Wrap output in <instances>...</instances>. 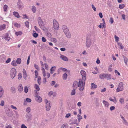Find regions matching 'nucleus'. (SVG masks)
<instances>
[{"label":"nucleus","mask_w":128,"mask_h":128,"mask_svg":"<svg viewBox=\"0 0 128 128\" xmlns=\"http://www.w3.org/2000/svg\"><path fill=\"white\" fill-rule=\"evenodd\" d=\"M113 98H112L111 97H110L109 100L111 102H113L115 104H116L117 102V100L115 96L113 97Z\"/></svg>","instance_id":"17"},{"label":"nucleus","mask_w":128,"mask_h":128,"mask_svg":"<svg viewBox=\"0 0 128 128\" xmlns=\"http://www.w3.org/2000/svg\"><path fill=\"white\" fill-rule=\"evenodd\" d=\"M32 116L30 114L28 113L26 114L25 117L27 119V120H29L32 119Z\"/></svg>","instance_id":"16"},{"label":"nucleus","mask_w":128,"mask_h":128,"mask_svg":"<svg viewBox=\"0 0 128 128\" xmlns=\"http://www.w3.org/2000/svg\"><path fill=\"white\" fill-rule=\"evenodd\" d=\"M4 101L3 100H2L0 104V105L2 106H4Z\"/></svg>","instance_id":"62"},{"label":"nucleus","mask_w":128,"mask_h":128,"mask_svg":"<svg viewBox=\"0 0 128 128\" xmlns=\"http://www.w3.org/2000/svg\"><path fill=\"white\" fill-rule=\"evenodd\" d=\"M62 70L64 72H66L67 71V70L65 68H61Z\"/></svg>","instance_id":"59"},{"label":"nucleus","mask_w":128,"mask_h":128,"mask_svg":"<svg viewBox=\"0 0 128 128\" xmlns=\"http://www.w3.org/2000/svg\"><path fill=\"white\" fill-rule=\"evenodd\" d=\"M29 22H25V25L27 28H28L29 27Z\"/></svg>","instance_id":"54"},{"label":"nucleus","mask_w":128,"mask_h":128,"mask_svg":"<svg viewBox=\"0 0 128 128\" xmlns=\"http://www.w3.org/2000/svg\"><path fill=\"white\" fill-rule=\"evenodd\" d=\"M68 127V124H62L61 126V128H67Z\"/></svg>","instance_id":"48"},{"label":"nucleus","mask_w":128,"mask_h":128,"mask_svg":"<svg viewBox=\"0 0 128 128\" xmlns=\"http://www.w3.org/2000/svg\"><path fill=\"white\" fill-rule=\"evenodd\" d=\"M91 44V40L90 39L87 38L86 42V47L88 48H89Z\"/></svg>","instance_id":"7"},{"label":"nucleus","mask_w":128,"mask_h":128,"mask_svg":"<svg viewBox=\"0 0 128 128\" xmlns=\"http://www.w3.org/2000/svg\"><path fill=\"white\" fill-rule=\"evenodd\" d=\"M4 38L8 41H9L10 39V37L9 36L8 34L7 33H6L4 36Z\"/></svg>","instance_id":"14"},{"label":"nucleus","mask_w":128,"mask_h":128,"mask_svg":"<svg viewBox=\"0 0 128 128\" xmlns=\"http://www.w3.org/2000/svg\"><path fill=\"white\" fill-rule=\"evenodd\" d=\"M97 85L94 83H92L91 84V88L92 89H95L97 88Z\"/></svg>","instance_id":"24"},{"label":"nucleus","mask_w":128,"mask_h":128,"mask_svg":"<svg viewBox=\"0 0 128 128\" xmlns=\"http://www.w3.org/2000/svg\"><path fill=\"white\" fill-rule=\"evenodd\" d=\"M6 113L7 115L10 116H12L13 115L12 112L10 111L9 109L6 111Z\"/></svg>","instance_id":"15"},{"label":"nucleus","mask_w":128,"mask_h":128,"mask_svg":"<svg viewBox=\"0 0 128 128\" xmlns=\"http://www.w3.org/2000/svg\"><path fill=\"white\" fill-rule=\"evenodd\" d=\"M71 116V114L70 113H68L66 114L65 116V118H68L70 117Z\"/></svg>","instance_id":"49"},{"label":"nucleus","mask_w":128,"mask_h":128,"mask_svg":"<svg viewBox=\"0 0 128 128\" xmlns=\"http://www.w3.org/2000/svg\"><path fill=\"white\" fill-rule=\"evenodd\" d=\"M46 36L50 38L52 36L50 32H47L46 34Z\"/></svg>","instance_id":"50"},{"label":"nucleus","mask_w":128,"mask_h":128,"mask_svg":"<svg viewBox=\"0 0 128 128\" xmlns=\"http://www.w3.org/2000/svg\"><path fill=\"white\" fill-rule=\"evenodd\" d=\"M11 60V59L10 58H8V59L7 60H6V64H8L10 62Z\"/></svg>","instance_id":"64"},{"label":"nucleus","mask_w":128,"mask_h":128,"mask_svg":"<svg viewBox=\"0 0 128 128\" xmlns=\"http://www.w3.org/2000/svg\"><path fill=\"white\" fill-rule=\"evenodd\" d=\"M51 106L50 105V103L49 104H46V110L49 111L50 108Z\"/></svg>","instance_id":"26"},{"label":"nucleus","mask_w":128,"mask_h":128,"mask_svg":"<svg viewBox=\"0 0 128 128\" xmlns=\"http://www.w3.org/2000/svg\"><path fill=\"white\" fill-rule=\"evenodd\" d=\"M78 83L76 81H75L74 82L73 84L72 87L74 89H76L78 86Z\"/></svg>","instance_id":"19"},{"label":"nucleus","mask_w":128,"mask_h":128,"mask_svg":"<svg viewBox=\"0 0 128 128\" xmlns=\"http://www.w3.org/2000/svg\"><path fill=\"white\" fill-rule=\"evenodd\" d=\"M123 83L121 82L119 84L117 88L116 89V92H117L122 91L123 90Z\"/></svg>","instance_id":"5"},{"label":"nucleus","mask_w":128,"mask_h":128,"mask_svg":"<svg viewBox=\"0 0 128 128\" xmlns=\"http://www.w3.org/2000/svg\"><path fill=\"white\" fill-rule=\"evenodd\" d=\"M67 74H64L63 75V79L64 80H66L67 77Z\"/></svg>","instance_id":"39"},{"label":"nucleus","mask_w":128,"mask_h":128,"mask_svg":"<svg viewBox=\"0 0 128 128\" xmlns=\"http://www.w3.org/2000/svg\"><path fill=\"white\" fill-rule=\"evenodd\" d=\"M18 91L20 92H22L23 90L22 85L20 84H19L18 87Z\"/></svg>","instance_id":"20"},{"label":"nucleus","mask_w":128,"mask_h":128,"mask_svg":"<svg viewBox=\"0 0 128 128\" xmlns=\"http://www.w3.org/2000/svg\"><path fill=\"white\" fill-rule=\"evenodd\" d=\"M81 74L82 76V78L80 79L86 80V72L84 70H82L80 71Z\"/></svg>","instance_id":"9"},{"label":"nucleus","mask_w":128,"mask_h":128,"mask_svg":"<svg viewBox=\"0 0 128 128\" xmlns=\"http://www.w3.org/2000/svg\"><path fill=\"white\" fill-rule=\"evenodd\" d=\"M125 7V5L124 4H120L119 6V8H124Z\"/></svg>","instance_id":"63"},{"label":"nucleus","mask_w":128,"mask_h":128,"mask_svg":"<svg viewBox=\"0 0 128 128\" xmlns=\"http://www.w3.org/2000/svg\"><path fill=\"white\" fill-rule=\"evenodd\" d=\"M115 73L116 75H118V76H120V75L119 72L116 70H115Z\"/></svg>","instance_id":"57"},{"label":"nucleus","mask_w":128,"mask_h":128,"mask_svg":"<svg viewBox=\"0 0 128 128\" xmlns=\"http://www.w3.org/2000/svg\"><path fill=\"white\" fill-rule=\"evenodd\" d=\"M33 34H32V35L35 38H37L38 36V34L37 33H36L35 31H33Z\"/></svg>","instance_id":"36"},{"label":"nucleus","mask_w":128,"mask_h":128,"mask_svg":"<svg viewBox=\"0 0 128 128\" xmlns=\"http://www.w3.org/2000/svg\"><path fill=\"white\" fill-rule=\"evenodd\" d=\"M16 70L14 68H12L10 71V77L12 79L14 78L16 76Z\"/></svg>","instance_id":"3"},{"label":"nucleus","mask_w":128,"mask_h":128,"mask_svg":"<svg viewBox=\"0 0 128 128\" xmlns=\"http://www.w3.org/2000/svg\"><path fill=\"white\" fill-rule=\"evenodd\" d=\"M41 68L44 76L45 78L46 77L47 78H49L50 76V74L48 72L46 73L45 69L43 67H42Z\"/></svg>","instance_id":"4"},{"label":"nucleus","mask_w":128,"mask_h":128,"mask_svg":"<svg viewBox=\"0 0 128 128\" xmlns=\"http://www.w3.org/2000/svg\"><path fill=\"white\" fill-rule=\"evenodd\" d=\"M14 15L17 18H19L20 16L19 15L18 12H13Z\"/></svg>","instance_id":"30"},{"label":"nucleus","mask_w":128,"mask_h":128,"mask_svg":"<svg viewBox=\"0 0 128 128\" xmlns=\"http://www.w3.org/2000/svg\"><path fill=\"white\" fill-rule=\"evenodd\" d=\"M13 111L14 113H15V114L16 116L17 117L19 116V114H18V113L16 111L14 110Z\"/></svg>","instance_id":"61"},{"label":"nucleus","mask_w":128,"mask_h":128,"mask_svg":"<svg viewBox=\"0 0 128 128\" xmlns=\"http://www.w3.org/2000/svg\"><path fill=\"white\" fill-rule=\"evenodd\" d=\"M106 78L108 80L111 79L110 74H106Z\"/></svg>","instance_id":"40"},{"label":"nucleus","mask_w":128,"mask_h":128,"mask_svg":"<svg viewBox=\"0 0 128 128\" xmlns=\"http://www.w3.org/2000/svg\"><path fill=\"white\" fill-rule=\"evenodd\" d=\"M22 34V32L21 31H19L18 32H15V34L17 36H20Z\"/></svg>","instance_id":"31"},{"label":"nucleus","mask_w":128,"mask_h":128,"mask_svg":"<svg viewBox=\"0 0 128 128\" xmlns=\"http://www.w3.org/2000/svg\"><path fill=\"white\" fill-rule=\"evenodd\" d=\"M28 88L26 86H25L24 88V91L25 93H27L28 92Z\"/></svg>","instance_id":"46"},{"label":"nucleus","mask_w":128,"mask_h":128,"mask_svg":"<svg viewBox=\"0 0 128 128\" xmlns=\"http://www.w3.org/2000/svg\"><path fill=\"white\" fill-rule=\"evenodd\" d=\"M38 80H37V81L38 84H39L40 85L41 84V78L40 76H38Z\"/></svg>","instance_id":"41"},{"label":"nucleus","mask_w":128,"mask_h":128,"mask_svg":"<svg viewBox=\"0 0 128 128\" xmlns=\"http://www.w3.org/2000/svg\"><path fill=\"white\" fill-rule=\"evenodd\" d=\"M14 26L16 27L19 28L20 26V24L16 22L14 23Z\"/></svg>","instance_id":"43"},{"label":"nucleus","mask_w":128,"mask_h":128,"mask_svg":"<svg viewBox=\"0 0 128 128\" xmlns=\"http://www.w3.org/2000/svg\"><path fill=\"white\" fill-rule=\"evenodd\" d=\"M123 58L124 59V60L125 64L126 65H127L128 61V59L127 58L124 56H123Z\"/></svg>","instance_id":"28"},{"label":"nucleus","mask_w":128,"mask_h":128,"mask_svg":"<svg viewBox=\"0 0 128 128\" xmlns=\"http://www.w3.org/2000/svg\"><path fill=\"white\" fill-rule=\"evenodd\" d=\"M114 38L115 39V41L116 42L118 43L119 39V37L117 36L116 35H115L114 36Z\"/></svg>","instance_id":"44"},{"label":"nucleus","mask_w":128,"mask_h":128,"mask_svg":"<svg viewBox=\"0 0 128 128\" xmlns=\"http://www.w3.org/2000/svg\"><path fill=\"white\" fill-rule=\"evenodd\" d=\"M106 74H102L100 75L99 78L101 79H104L106 78Z\"/></svg>","instance_id":"21"},{"label":"nucleus","mask_w":128,"mask_h":128,"mask_svg":"<svg viewBox=\"0 0 128 128\" xmlns=\"http://www.w3.org/2000/svg\"><path fill=\"white\" fill-rule=\"evenodd\" d=\"M23 73V77L26 80L27 77V73L26 72L24 69H23L22 71Z\"/></svg>","instance_id":"18"},{"label":"nucleus","mask_w":128,"mask_h":128,"mask_svg":"<svg viewBox=\"0 0 128 128\" xmlns=\"http://www.w3.org/2000/svg\"><path fill=\"white\" fill-rule=\"evenodd\" d=\"M76 90L74 89L72 90L71 92L70 93V94L71 96L74 95L76 94Z\"/></svg>","instance_id":"37"},{"label":"nucleus","mask_w":128,"mask_h":128,"mask_svg":"<svg viewBox=\"0 0 128 128\" xmlns=\"http://www.w3.org/2000/svg\"><path fill=\"white\" fill-rule=\"evenodd\" d=\"M60 58L63 60L64 61H68V58L66 56L61 54H60Z\"/></svg>","instance_id":"11"},{"label":"nucleus","mask_w":128,"mask_h":128,"mask_svg":"<svg viewBox=\"0 0 128 128\" xmlns=\"http://www.w3.org/2000/svg\"><path fill=\"white\" fill-rule=\"evenodd\" d=\"M62 29L64 34L69 31V29L67 26L63 25L62 26Z\"/></svg>","instance_id":"10"},{"label":"nucleus","mask_w":128,"mask_h":128,"mask_svg":"<svg viewBox=\"0 0 128 128\" xmlns=\"http://www.w3.org/2000/svg\"><path fill=\"white\" fill-rule=\"evenodd\" d=\"M26 101L28 102H31L32 100L30 98H27L26 99ZM24 101L25 102L26 100Z\"/></svg>","instance_id":"55"},{"label":"nucleus","mask_w":128,"mask_h":128,"mask_svg":"<svg viewBox=\"0 0 128 128\" xmlns=\"http://www.w3.org/2000/svg\"><path fill=\"white\" fill-rule=\"evenodd\" d=\"M35 100L38 103H41L42 101V99L41 97L37 95L35 96Z\"/></svg>","instance_id":"8"},{"label":"nucleus","mask_w":128,"mask_h":128,"mask_svg":"<svg viewBox=\"0 0 128 128\" xmlns=\"http://www.w3.org/2000/svg\"><path fill=\"white\" fill-rule=\"evenodd\" d=\"M85 80L81 79L79 80L78 86L80 90L83 91L84 90L85 84Z\"/></svg>","instance_id":"1"},{"label":"nucleus","mask_w":128,"mask_h":128,"mask_svg":"<svg viewBox=\"0 0 128 128\" xmlns=\"http://www.w3.org/2000/svg\"><path fill=\"white\" fill-rule=\"evenodd\" d=\"M6 27V25L3 24L0 26V31L4 30Z\"/></svg>","instance_id":"27"},{"label":"nucleus","mask_w":128,"mask_h":128,"mask_svg":"<svg viewBox=\"0 0 128 128\" xmlns=\"http://www.w3.org/2000/svg\"><path fill=\"white\" fill-rule=\"evenodd\" d=\"M102 102L104 105V106L106 108H108L109 106L110 105L109 103L107 102L105 100H103Z\"/></svg>","instance_id":"13"},{"label":"nucleus","mask_w":128,"mask_h":128,"mask_svg":"<svg viewBox=\"0 0 128 128\" xmlns=\"http://www.w3.org/2000/svg\"><path fill=\"white\" fill-rule=\"evenodd\" d=\"M66 37L68 38H71V34L70 31L64 34Z\"/></svg>","instance_id":"25"},{"label":"nucleus","mask_w":128,"mask_h":128,"mask_svg":"<svg viewBox=\"0 0 128 128\" xmlns=\"http://www.w3.org/2000/svg\"><path fill=\"white\" fill-rule=\"evenodd\" d=\"M56 68L55 66L52 67L50 69V73L51 74H52L54 71L56 70Z\"/></svg>","instance_id":"23"},{"label":"nucleus","mask_w":128,"mask_h":128,"mask_svg":"<svg viewBox=\"0 0 128 128\" xmlns=\"http://www.w3.org/2000/svg\"><path fill=\"white\" fill-rule=\"evenodd\" d=\"M59 24L56 20L53 21V28L55 30H58L59 29Z\"/></svg>","instance_id":"2"},{"label":"nucleus","mask_w":128,"mask_h":128,"mask_svg":"<svg viewBox=\"0 0 128 128\" xmlns=\"http://www.w3.org/2000/svg\"><path fill=\"white\" fill-rule=\"evenodd\" d=\"M51 41L54 43H56L57 41V40L55 38H52L50 39Z\"/></svg>","instance_id":"34"},{"label":"nucleus","mask_w":128,"mask_h":128,"mask_svg":"<svg viewBox=\"0 0 128 128\" xmlns=\"http://www.w3.org/2000/svg\"><path fill=\"white\" fill-rule=\"evenodd\" d=\"M11 64L12 65L14 66H17L18 65V64H17L16 61L14 60H13Z\"/></svg>","instance_id":"29"},{"label":"nucleus","mask_w":128,"mask_h":128,"mask_svg":"<svg viewBox=\"0 0 128 128\" xmlns=\"http://www.w3.org/2000/svg\"><path fill=\"white\" fill-rule=\"evenodd\" d=\"M34 87L36 91H39L40 90L39 86L36 84H34Z\"/></svg>","instance_id":"22"},{"label":"nucleus","mask_w":128,"mask_h":128,"mask_svg":"<svg viewBox=\"0 0 128 128\" xmlns=\"http://www.w3.org/2000/svg\"><path fill=\"white\" fill-rule=\"evenodd\" d=\"M4 93V89L2 86H0V98L2 97Z\"/></svg>","instance_id":"12"},{"label":"nucleus","mask_w":128,"mask_h":128,"mask_svg":"<svg viewBox=\"0 0 128 128\" xmlns=\"http://www.w3.org/2000/svg\"><path fill=\"white\" fill-rule=\"evenodd\" d=\"M120 102L122 104H123L124 102V100L122 98H120L119 100Z\"/></svg>","instance_id":"51"},{"label":"nucleus","mask_w":128,"mask_h":128,"mask_svg":"<svg viewBox=\"0 0 128 128\" xmlns=\"http://www.w3.org/2000/svg\"><path fill=\"white\" fill-rule=\"evenodd\" d=\"M109 21L110 23L111 24H112L114 22L113 18L112 17L110 18Z\"/></svg>","instance_id":"56"},{"label":"nucleus","mask_w":128,"mask_h":128,"mask_svg":"<svg viewBox=\"0 0 128 128\" xmlns=\"http://www.w3.org/2000/svg\"><path fill=\"white\" fill-rule=\"evenodd\" d=\"M123 123L126 125L128 126V122L126 120H123Z\"/></svg>","instance_id":"45"},{"label":"nucleus","mask_w":128,"mask_h":128,"mask_svg":"<svg viewBox=\"0 0 128 128\" xmlns=\"http://www.w3.org/2000/svg\"><path fill=\"white\" fill-rule=\"evenodd\" d=\"M30 57V55L28 56V57L27 60L26 64L27 65L29 63Z\"/></svg>","instance_id":"60"},{"label":"nucleus","mask_w":128,"mask_h":128,"mask_svg":"<svg viewBox=\"0 0 128 128\" xmlns=\"http://www.w3.org/2000/svg\"><path fill=\"white\" fill-rule=\"evenodd\" d=\"M118 46H120V48L122 49H123L124 47H123L121 43L118 42Z\"/></svg>","instance_id":"47"},{"label":"nucleus","mask_w":128,"mask_h":128,"mask_svg":"<svg viewBox=\"0 0 128 128\" xmlns=\"http://www.w3.org/2000/svg\"><path fill=\"white\" fill-rule=\"evenodd\" d=\"M26 112L27 113H29V112H30V110H31V109L30 108V107H28L26 109Z\"/></svg>","instance_id":"42"},{"label":"nucleus","mask_w":128,"mask_h":128,"mask_svg":"<svg viewBox=\"0 0 128 128\" xmlns=\"http://www.w3.org/2000/svg\"><path fill=\"white\" fill-rule=\"evenodd\" d=\"M82 119V117L80 114H78V121L80 122V120Z\"/></svg>","instance_id":"35"},{"label":"nucleus","mask_w":128,"mask_h":128,"mask_svg":"<svg viewBox=\"0 0 128 128\" xmlns=\"http://www.w3.org/2000/svg\"><path fill=\"white\" fill-rule=\"evenodd\" d=\"M22 78V76L21 73H19L18 75V79L19 80H20Z\"/></svg>","instance_id":"38"},{"label":"nucleus","mask_w":128,"mask_h":128,"mask_svg":"<svg viewBox=\"0 0 128 128\" xmlns=\"http://www.w3.org/2000/svg\"><path fill=\"white\" fill-rule=\"evenodd\" d=\"M10 107L12 109H14L15 110H16L17 109V108L16 106H14L13 105H11L10 106Z\"/></svg>","instance_id":"58"},{"label":"nucleus","mask_w":128,"mask_h":128,"mask_svg":"<svg viewBox=\"0 0 128 128\" xmlns=\"http://www.w3.org/2000/svg\"><path fill=\"white\" fill-rule=\"evenodd\" d=\"M44 65L45 69L47 70H48V65L46 63L44 64Z\"/></svg>","instance_id":"53"},{"label":"nucleus","mask_w":128,"mask_h":128,"mask_svg":"<svg viewBox=\"0 0 128 128\" xmlns=\"http://www.w3.org/2000/svg\"><path fill=\"white\" fill-rule=\"evenodd\" d=\"M34 27L35 30L37 32H40V30L36 26H34Z\"/></svg>","instance_id":"52"},{"label":"nucleus","mask_w":128,"mask_h":128,"mask_svg":"<svg viewBox=\"0 0 128 128\" xmlns=\"http://www.w3.org/2000/svg\"><path fill=\"white\" fill-rule=\"evenodd\" d=\"M18 64H20L21 62V60L20 58H18L16 61Z\"/></svg>","instance_id":"32"},{"label":"nucleus","mask_w":128,"mask_h":128,"mask_svg":"<svg viewBox=\"0 0 128 128\" xmlns=\"http://www.w3.org/2000/svg\"><path fill=\"white\" fill-rule=\"evenodd\" d=\"M105 23H100V24L98 26V27L100 28H103L105 26Z\"/></svg>","instance_id":"33"},{"label":"nucleus","mask_w":128,"mask_h":128,"mask_svg":"<svg viewBox=\"0 0 128 128\" xmlns=\"http://www.w3.org/2000/svg\"><path fill=\"white\" fill-rule=\"evenodd\" d=\"M38 21L40 27L42 28H43L44 26V23L40 17H39L38 18Z\"/></svg>","instance_id":"6"}]
</instances>
